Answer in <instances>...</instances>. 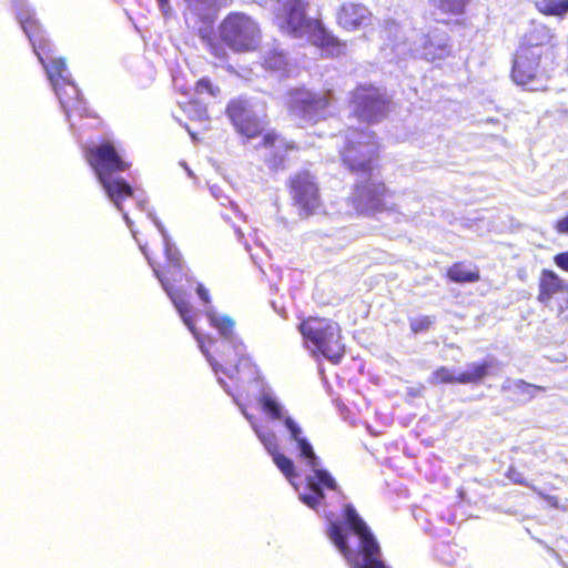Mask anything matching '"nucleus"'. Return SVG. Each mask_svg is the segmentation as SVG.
Listing matches in <instances>:
<instances>
[{
	"label": "nucleus",
	"mask_w": 568,
	"mask_h": 568,
	"mask_svg": "<svg viewBox=\"0 0 568 568\" xmlns=\"http://www.w3.org/2000/svg\"><path fill=\"white\" fill-rule=\"evenodd\" d=\"M220 382H221V383H223V384H225V382L223 381V378H222V377H220ZM224 386H225V388H227V386H226V385H224Z\"/></svg>",
	"instance_id": "44"
},
{
	"label": "nucleus",
	"mask_w": 568,
	"mask_h": 568,
	"mask_svg": "<svg viewBox=\"0 0 568 568\" xmlns=\"http://www.w3.org/2000/svg\"><path fill=\"white\" fill-rule=\"evenodd\" d=\"M158 2L162 10H165L166 8H169V0H158Z\"/></svg>",
	"instance_id": "41"
},
{
	"label": "nucleus",
	"mask_w": 568,
	"mask_h": 568,
	"mask_svg": "<svg viewBox=\"0 0 568 568\" xmlns=\"http://www.w3.org/2000/svg\"><path fill=\"white\" fill-rule=\"evenodd\" d=\"M332 100L331 90L322 93L298 89L293 93L292 109L301 116L315 118L329 106Z\"/></svg>",
	"instance_id": "15"
},
{
	"label": "nucleus",
	"mask_w": 568,
	"mask_h": 568,
	"mask_svg": "<svg viewBox=\"0 0 568 568\" xmlns=\"http://www.w3.org/2000/svg\"><path fill=\"white\" fill-rule=\"evenodd\" d=\"M358 140L349 139L342 153V160L351 173L369 174L377 165L379 145L375 133L359 129H352Z\"/></svg>",
	"instance_id": "9"
},
{
	"label": "nucleus",
	"mask_w": 568,
	"mask_h": 568,
	"mask_svg": "<svg viewBox=\"0 0 568 568\" xmlns=\"http://www.w3.org/2000/svg\"><path fill=\"white\" fill-rule=\"evenodd\" d=\"M253 426L258 439L272 456L280 452L277 438L273 432H263L256 425Z\"/></svg>",
	"instance_id": "33"
},
{
	"label": "nucleus",
	"mask_w": 568,
	"mask_h": 568,
	"mask_svg": "<svg viewBox=\"0 0 568 568\" xmlns=\"http://www.w3.org/2000/svg\"><path fill=\"white\" fill-rule=\"evenodd\" d=\"M194 91L197 94L207 93L211 97H217L220 94V88L217 85H214L211 81V79L204 77L196 81L194 85Z\"/></svg>",
	"instance_id": "37"
},
{
	"label": "nucleus",
	"mask_w": 568,
	"mask_h": 568,
	"mask_svg": "<svg viewBox=\"0 0 568 568\" xmlns=\"http://www.w3.org/2000/svg\"><path fill=\"white\" fill-rule=\"evenodd\" d=\"M109 199L119 210L123 209V203L128 200H136L139 203L144 201V194L139 189H134L125 180H100Z\"/></svg>",
	"instance_id": "21"
},
{
	"label": "nucleus",
	"mask_w": 568,
	"mask_h": 568,
	"mask_svg": "<svg viewBox=\"0 0 568 568\" xmlns=\"http://www.w3.org/2000/svg\"><path fill=\"white\" fill-rule=\"evenodd\" d=\"M291 191L294 203L306 216L321 204L317 185L312 180H293Z\"/></svg>",
	"instance_id": "17"
},
{
	"label": "nucleus",
	"mask_w": 568,
	"mask_h": 568,
	"mask_svg": "<svg viewBox=\"0 0 568 568\" xmlns=\"http://www.w3.org/2000/svg\"><path fill=\"white\" fill-rule=\"evenodd\" d=\"M555 230L560 234H568V214L555 223Z\"/></svg>",
	"instance_id": "40"
},
{
	"label": "nucleus",
	"mask_w": 568,
	"mask_h": 568,
	"mask_svg": "<svg viewBox=\"0 0 568 568\" xmlns=\"http://www.w3.org/2000/svg\"><path fill=\"white\" fill-rule=\"evenodd\" d=\"M21 27L28 36L34 53L47 71L48 78L52 84H59L60 81L68 80L65 59L53 57L50 41L42 30L39 21L29 12L19 14Z\"/></svg>",
	"instance_id": "7"
},
{
	"label": "nucleus",
	"mask_w": 568,
	"mask_h": 568,
	"mask_svg": "<svg viewBox=\"0 0 568 568\" xmlns=\"http://www.w3.org/2000/svg\"><path fill=\"white\" fill-rule=\"evenodd\" d=\"M305 34L313 45L332 54H339L345 48V43L326 30L320 19H313L310 21Z\"/></svg>",
	"instance_id": "19"
},
{
	"label": "nucleus",
	"mask_w": 568,
	"mask_h": 568,
	"mask_svg": "<svg viewBox=\"0 0 568 568\" xmlns=\"http://www.w3.org/2000/svg\"><path fill=\"white\" fill-rule=\"evenodd\" d=\"M434 323V318L427 315L416 316L409 320V326L414 334H419L428 331Z\"/></svg>",
	"instance_id": "36"
},
{
	"label": "nucleus",
	"mask_w": 568,
	"mask_h": 568,
	"mask_svg": "<svg viewBox=\"0 0 568 568\" xmlns=\"http://www.w3.org/2000/svg\"><path fill=\"white\" fill-rule=\"evenodd\" d=\"M225 113L241 135L247 139H255L262 134V122L251 112L246 100L240 98L230 100Z\"/></svg>",
	"instance_id": "13"
},
{
	"label": "nucleus",
	"mask_w": 568,
	"mask_h": 568,
	"mask_svg": "<svg viewBox=\"0 0 568 568\" xmlns=\"http://www.w3.org/2000/svg\"><path fill=\"white\" fill-rule=\"evenodd\" d=\"M311 493H305L300 496L301 500L312 509H316L325 498V494L318 488H308Z\"/></svg>",
	"instance_id": "35"
},
{
	"label": "nucleus",
	"mask_w": 568,
	"mask_h": 568,
	"mask_svg": "<svg viewBox=\"0 0 568 568\" xmlns=\"http://www.w3.org/2000/svg\"><path fill=\"white\" fill-rule=\"evenodd\" d=\"M307 3L303 0H278L275 9V22L284 32L294 38L305 36L312 19L306 18Z\"/></svg>",
	"instance_id": "10"
},
{
	"label": "nucleus",
	"mask_w": 568,
	"mask_h": 568,
	"mask_svg": "<svg viewBox=\"0 0 568 568\" xmlns=\"http://www.w3.org/2000/svg\"><path fill=\"white\" fill-rule=\"evenodd\" d=\"M274 464L284 474L287 480L293 481L297 477V473L294 463L291 458L281 452H277L272 456Z\"/></svg>",
	"instance_id": "30"
},
{
	"label": "nucleus",
	"mask_w": 568,
	"mask_h": 568,
	"mask_svg": "<svg viewBox=\"0 0 568 568\" xmlns=\"http://www.w3.org/2000/svg\"><path fill=\"white\" fill-rule=\"evenodd\" d=\"M537 285V301L542 305H548L558 294L568 293V283L549 268L541 270Z\"/></svg>",
	"instance_id": "20"
},
{
	"label": "nucleus",
	"mask_w": 568,
	"mask_h": 568,
	"mask_svg": "<svg viewBox=\"0 0 568 568\" xmlns=\"http://www.w3.org/2000/svg\"><path fill=\"white\" fill-rule=\"evenodd\" d=\"M346 529L358 537V547L352 548L339 523H332L326 530L327 537L344 556L351 568H388L381 559V547L367 524L356 509L346 504L342 510Z\"/></svg>",
	"instance_id": "2"
},
{
	"label": "nucleus",
	"mask_w": 568,
	"mask_h": 568,
	"mask_svg": "<svg viewBox=\"0 0 568 568\" xmlns=\"http://www.w3.org/2000/svg\"><path fill=\"white\" fill-rule=\"evenodd\" d=\"M373 14L366 6L347 2L341 6L336 20L341 28L347 31H354L369 26Z\"/></svg>",
	"instance_id": "18"
},
{
	"label": "nucleus",
	"mask_w": 568,
	"mask_h": 568,
	"mask_svg": "<svg viewBox=\"0 0 568 568\" xmlns=\"http://www.w3.org/2000/svg\"><path fill=\"white\" fill-rule=\"evenodd\" d=\"M535 8L547 17H564L568 13V0H538Z\"/></svg>",
	"instance_id": "27"
},
{
	"label": "nucleus",
	"mask_w": 568,
	"mask_h": 568,
	"mask_svg": "<svg viewBox=\"0 0 568 568\" xmlns=\"http://www.w3.org/2000/svg\"><path fill=\"white\" fill-rule=\"evenodd\" d=\"M427 381L430 385L458 384L457 375L446 366L437 367Z\"/></svg>",
	"instance_id": "31"
},
{
	"label": "nucleus",
	"mask_w": 568,
	"mask_h": 568,
	"mask_svg": "<svg viewBox=\"0 0 568 568\" xmlns=\"http://www.w3.org/2000/svg\"><path fill=\"white\" fill-rule=\"evenodd\" d=\"M470 0H432L433 6L444 14L460 16Z\"/></svg>",
	"instance_id": "28"
},
{
	"label": "nucleus",
	"mask_w": 568,
	"mask_h": 568,
	"mask_svg": "<svg viewBox=\"0 0 568 568\" xmlns=\"http://www.w3.org/2000/svg\"><path fill=\"white\" fill-rule=\"evenodd\" d=\"M554 262L560 270L568 273V251L556 254Z\"/></svg>",
	"instance_id": "38"
},
{
	"label": "nucleus",
	"mask_w": 568,
	"mask_h": 568,
	"mask_svg": "<svg viewBox=\"0 0 568 568\" xmlns=\"http://www.w3.org/2000/svg\"><path fill=\"white\" fill-rule=\"evenodd\" d=\"M515 481L518 483V484H523V481L519 480V479H515Z\"/></svg>",
	"instance_id": "46"
},
{
	"label": "nucleus",
	"mask_w": 568,
	"mask_h": 568,
	"mask_svg": "<svg viewBox=\"0 0 568 568\" xmlns=\"http://www.w3.org/2000/svg\"><path fill=\"white\" fill-rule=\"evenodd\" d=\"M287 61L283 52L271 51L263 59V65L268 70H284Z\"/></svg>",
	"instance_id": "34"
},
{
	"label": "nucleus",
	"mask_w": 568,
	"mask_h": 568,
	"mask_svg": "<svg viewBox=\"0 0 568 568\" xmlns=\"http://www.w3.org/2000/svg\"><path fill=\"white\" fill-rule=\"evenodd\" d=\"M205 315L211 326L216 328L224 337L222 341H213L211 343V346L216 352L215 357L211 356L209 351L202 346L215 373H222L225 377L233 381L235 386L254 379L256 366L247 356L244 345L233 338L234 320L226 315L220 316L212 311L206 312Z\"/></svg>",
	"instance_id": "1"
},
{
	"label": "nucleus",
	"mask_w": 568,
	"mask_h": 568,
	"mask_svg": "<svg viewBox=\"0 0 568 568\" xmlns=\"http://www.w3.org/2000/svg\"><path fill=\"white\" fill-rule=\"evenodd\" d=\"M554 40L555 36L549 27L545 24H532L525 33L518 49L542 55L549 52L550 58L556 60Z\"/></svg>",
	"instance_id": "16"
},
{
	"label": "nucleus",
	"mask_w": 568,
	"mask_h": 568,
	"mask_svg": "<svg viewBox=\"0 0 568 568\" xmlns=\"http://www.w3.org/2000/svg\"><path fill=\"white\" fill-rule=\"evenodd\" d=\"M348 104L358 122L375 124L389 114L392 100L373 83H358L349 94Z\"/></svg>",
	"instance_id": "6"
},
{
	"label": "nucleus",
	"mask_w": 568,
	"mask_h": 568,
	"mask_svg": "<svg viewBox=\"0 0 568 568\" xmlns=\"http://www.w3.org/2000/svg\"><path fill=\"white\" fill-rule=\"evenodd\" d=\"M491 367L488 361L468 363L466 369L457 375L458 384H480L490 375Z\"/></svg>",
	"instance_id": "24"
},
{
	"label": "nucleus",
	"mask_w": 568,
	"mask_h": 568,
	"mask_svg": "<svg viewBox=\"0 0 568 568\" xmlns=\"http://www.w3.org/2000/svg\"><path fill=\"white\" fill-rule=\"evenodd\" d=\"M537 54L517 49L513 60L510 77L513 81L530 91H542L551 78L555 59L550 53Z\"/></svg>",
	"instance_id": "5"
},
{
	"label": "nucleus",
	"mask_w": 568,
	"mask_h": 568,
	"mask_svg": "<svg viewBox=\"0 0 568 568\" xmlns=\"http://www.w3.org/2000/svg\"><path fill=\"white\" fill-rule=\"evenodd\" d=\"M384 191L371 190L359 195V200L364 202L367 209L376 212L385 209L383 204Z\"/></svg>",
	"instance_id": "32"
},
{
	"label": "nucleus",
	"mask_w": 568,
	"mask_h": 568,
	"mask_svg": "<svg viewBox=\"0 0 568 568\" xmlns=\"http://www.w3.org/2000/svg\"><path fill=\"white\" fill-rule=\"evenodd\" d=\"M256 149L268 151L264 158V163L272 171H277L285 166V153L295 151L298 146L294 141H287L275 131H270L262 135Z\"/></svg>",
	"instance_id": "14"
},
{
	"label": "nucleus",
	"mask_w": 568,
	"mask_h": 568,
	"mask_svg": "<svg viewBox=\"0 0 568 568\" xmlns=\"http://www.w3.org/2000/svg\"><path fill=\"white\" fill-rule=\"evenodd\" d=\"M211 189H212L213 196H216V197H217L219 195H216V193H215V186H214V185H212V186H211Z\"/></svg>",
	"instance_id": "42"
},
{
	"label": "nucleus",
	"mask_w": 568,
	"mask_h": 568,
	"mask_svg": "<svg viewBox=\"0 0 568 568\" xmlns=\"http://www.w3.org/2000/svg\"><path fill=\"white\" fill-rule=\"evenodd\" d=\"M220 40L210 39V53L220 59H227V47L235 53L255 51L261 41L258 24L248 16L234 12L227 14L219 27Z\"/></svg>",
	"instance_id": "3"
},
{
	"label": "nucleus",
	"mask_w": 568,
	"mask_h": 568,
	"mask_svg": "<svg viewBox=\"0 0 568 568\" xmlns=\"http://www.w3.org/2000/svg\"><path fill=\"white\" fill-rule=\"evenodd\" d=\"M446 277L453 283H475L480 280V273L477 266L467 270L464 262H456L447 268Z\"/></svg>",
	"instance_id": "25"
},
{
	"label": "nucleus",
	"mask_w": 568,
	"mask_h": 568,
	"mask_svg": "<svg viewBox=\"0 0 568 568\" xmlns=\"http://www.w3.org/2000/svg\"><path fill=\"white\" fill-rule=\"evenodd\" d=\"M258 404L261 406V409L270 418L277 420H283V418H285V416L283 415L282 406L270 394H263L262 396H260Z\"/></svg>",
	"instance_id": "29"
},
{
	"label": "nucleus",
	"mask_w": 568,
	"mask_h": 568,
	"mask_svg": "<svg viewBox=\"0 0 568 568\" xmlns=\"http://www.w3.org/2000/svg\"><path fill=\"white\" fill-rule=\"evenodd\" d=\"M305 342L333 365H338L346 354L341 326L326 317L308 316L298 325Z\"/></svg>",
	"instance_id": "4"
},
{
	"label": "nucleus",
	"mask_w": 568,
	"mask_h": 568,
	"mask_svg": "<svg viewBox=\"0 0 568 568\" xmlns=\"http://www.w3.org/2000/svg\"><path fill=\"white\" fill-rule=\"evenodd\" d=\"M144 254H145V257H146L149 261H151V258H150L149 254H148L145 251H144ZM150 263L152 264V262H150Z\"/></svg>",
	"instance_id": "43"
},
{
	"label": "nucleus",
	"mask_w": 568,
	"mask_h": 568,
	"mask_svg": "<svg viewBox=\"0 0 568 568\" xmlns=\"http://www.w3.org/2000/svg\"><path fill=\"white\" fill-rule=\"evenodd\" d=\"M85 158L99 178L103 174L126 172L131 166V163L110 142L88 149Z\"/></svg>",
	"instance_id": "11"
},
{
	"label": "nucleus",
	"mask_w": 568,
	"mask_h": 568,
	"mask_svg": "<svg viewBox=\"0 0 568 568\" xmlns=\"http://www.w3.org/2000/svg\"><path fill=\"white\" fill-rule=\"evenodd\" d=\"M52 85L68 118L81 109V94L73 82L68 79Z\"/></svg>",
	"instance_id": "23"
},
{
	"label": "nucleus",
	"mask_w": 568,
	"mask_h": 568,
	"mask_svg": "<svg viewBox=\"0 0 568 568\" xmlns=\"http://www.w3.org/2000/svg\"><path fill=\"white\" fill-rule=\"evenodd\" d=\"M225 113L241 135L247 139H255L262 134V122L251 112L246 100L240 98L230 100Z\"/></svg>",
	"instance_id": "12"
},
{
	"label": "nucleus",
	"mask_w": 568,
	"mask_h": 568,
	"mask_svg": "<svg viewBox=\"0 0 568 568\" xmlns=\"http://www.w3.org/2000/svg\"><path fill=\"white\" fill-rule=\"evenodd\" d=\"M283 423L288 432V439L294 442L300 450V458L304 459L310 467H317L318 458L300 424L290 416H285Z\"/></svg>",
	"instance_id": "22"
},
{
	"label": "nucleus",
	"mask_w": 568,
	"mask_h": 568,
	"mask_svg": "<svg viewBox=\"0 0 568 568\" xmlns=\"http://www.w3.org/2000/svg\"><path fill=\"white\" fill-rule=\"evenodd\" d=\"M313 473L306 478L307 488H318L324 489L327 488L329 490H336L337 484L332 475L325 469H317L316 467H312Z\"/></svg>",
	"instance_id": "26"
},
{
	"label": "nucleus",
	"mask_w": 568,
	"mask_h": 568,
	"mask_svg": "<svg viewBox=\"0 0 568 568\" xmlns=\"http://www.w3.org/2000/svg\"><path fill=\"white\" fill-rule=\"evenodd\" d=\"M196 293L199 295V297L201 298V301L204 303V304H210L211 303V296H210V293L207 291V288L202 284V283H199L196 285Z\"/></svg>",
	"instance_id": "39"
},
{
	"label": "nucleus",
	"mask_w": 568,
	"mask_h": 568,
	"mask_svg": "<svg viewBox=\"0 0 568 568\" xmlns=\"http://www.w3.org/2000/svg\"><path fill=\"white\" fill-rule=\"evenodd\" d=\"M156 277L159 278L162 287L170 296L178 312L180 313L183 322L189 329L195 334L194 311L192 305L186 298V294L173 288V284L181 282L186 275L182 270V258L178 252H172L166 247V263L163 268L159 270L153 267Z\"/></svg>",
	"instance_id": "8"
},
{
	"label": "nucleus",
	"mask_w": 568,
	"mask_h": 568,
	"mask_svg": "<svg viewBox=\"0 0 568 568\" xmlns=\"http://www.w3.org/2000/svg\"><path fill=\"white\" fill-rule=\"evenodd\" d=\"M246 417H247L251 422H253V417H252V416L246 415Z\"/></svg>",
	"instance_id": "45"
}]
</instances>
